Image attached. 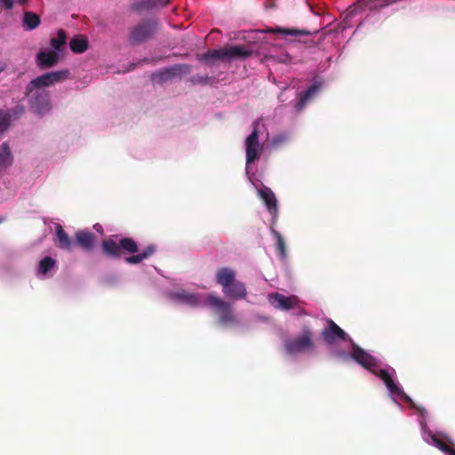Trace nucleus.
<instances>
[{"mask_svg":"<svg viewBox=\"0 0 455 455\" xmlns=\"http://www.w3.org/2000/svg\"><path fill=\"white\" fill-rule=\"evenodd\" d=\"M102 250L107 256L113 259H119L124 253L133 254L126 257L125 262L134 265L151 257L156 251V246L149 244L141 252L134 254L139 251L138 243L134 239L124 237L116 242L108 238L102 241Z\"/></svg>","mask_w":455,"mask_h":455,"instance_id":"1","label":"nucleus"},{"mask_svg":"<svg viewBox=\"0 0 455 455\" xmlns=\"http://www.w3.org/2000/svg\"><path fill=\"white\" fill-rule=\"evenodd\" d=\"M236 273L227 267L216 271V282L222 287L224 295L231 300L244 299L247 297V288L244 283L235 279Z\"/></svg>","mask_w":455,"mask_h":455,"instance_id":"2","label":"nucleus"},{"mask_svg":"<svg viewBox=\"0 0 455 455\" xmlns=\"http://www.w3.org/2000/svg\"><path fill=\"white\" fill-rule=\"evenodd\" d=\"M159 29L160 23L157 20H143L130 28L128 42L132 46L140 45L152 40Z\"/></svg>","mask_w":455,"mask_h":455,"instance_id":"3","label":"nucleus"},{"mask_svg":"<svg viewBox=\"0 0 455 455\" xmlns=\"http://www.w3.org/2000/svg\"><path fill=\"white\" fill-rule=\"evenodd\" d=\"M206 305L210 307L213 312L218 315L220 324H235L238 323L235 315L231 303L225 301L220 297L210 293L205 299Z\"/></svg>","mask_w":455,"mask_h":455,"instance_id":"4","label":"nucleus"},{"mask_svg":"<svg viewBox=\"0 0 455 455\" xmlns=\"http://www.w3.org/2000/svg\"><path fill=\"white\" fill-rule=\"evenodd\" d=\"M26 90L30 107L36 113L44 114L50 109V96L44 88H32L29 83Z\"/></svg>","mask_w":455,"mask_h":455,"instance_id":"5","label":"nucleus"},{"mask_svg":"<svg viewBox=\"0 0 455 455\" xmlns=\"http://www.w3.org/2000/svg\"><path fill=\"white\" fill-rule=\"evenodd\" d=\"M372 372L383 380L391 394L397 395L403 401L409 403L411 408L416 409L418 411H425V409L416 406L412 399L408 395H406L404 391L394 381L392 376L387 372V371L380 369L378 371H373Z\"/></svg>","mask_w":455,"mask_h":455,"instance_id":"6","label":"nucleus"},{"mask_svg":"<svg viewBox=\"0 0 455 455\" xmlns=\"http://www.w3.org/2000/svg\"><path fill=\"white\" fill-rule=\"evenodd\" d=\"M70 72L68 69L56 70L49 73H45L39 76L30 81V86L32 88L40 87L44 88L53 85L55 84L61 83L68 78Z\"/></svg>","mask_w":455,"mask_h":455,"instance_id":"7","label":"nucleus"},{"mask_svg":"<svg viewBox=\"0 0 455 455\" xmlns=\"http://www.w3.org/2000/svg\"><path fill=\"white\" fill-rule=\"evenodd\" d=\"M190 72V66L188 64H175L173 66L162 68L152 74V80L158 84H164L177 76Z\"/></svg>","mask_w":455,"mask_h":455,"instance_id":"8","label":"nucleus"},{"mask_svg":"<svg viewBox=\"0 0 455 455\" xmlns=\"http://www.w3.org/2000/svg\"><path fill=\"white\" fill-rule=\"evenodd\" d=\"M313 347L314 343L311 339V332L308 330L304 331L302 335L299 338L288 340L284 344L285 351L290 355L300 353Z\"/></svg>","mask_w":455,"mask_h":455,"instance_id":"9","label":"nucleus"},{"mask_svg":"<svg viewBox=\"0 0 455 455\" xmlns=\"http://www.w3.org/2000/svg\"><path fill=\"white\" fill-rule=\"evenodd\" d=\"M258 123H254L252 132L245 140L246 164H252L260 155L261 148L259 143Z\"/></svg>","mask_w":455,"mask_h":455,"instance_id":"10","label":"nucleus"},{"mask_svg":"<svg viewBox=\"0 0 455 455\" xmlns=\"http://www.w3.org/2000/svg\"><path fill=\"white\" fill-rule=\"evenodd\" d=\"M328 327L323 329L321 335L324 342L328 345L335 343L337 340H346L347 334L332 319H327Z\"/></svg>","mask_w":455,"mask_h":455,"instance_id":"11","label":"nucleus"},{"mask_svg":"<svg viewBox=\"0 0 455 455\" xmlns=\"http://www.w3.org/2000/svg\"><path fill=\"white\" fill-rule=\"evenodd\" d=\"M259 194L272 216L271 225L275 226L278 220V207L275 194L269 188L260 189Z\"/></svg>","mask_w":455,"mask_h":455,"instance_id":"12","label":"nucleus"},{"mask_svg":"<svg viewBox=\"0 0 455 455\" xmlns=\"http://www.w3.org/2000/svg\"><path fill=\"white\" fill-rule=\"evenodd\" d=\"M352 356L359 364L371 371H373V368L377 366L375 358L355 344L352 346Z\"/></svg>","mask_w":455,"mask_h":455,"instance_id":"13","label":"nucleus"},{"mask_svg":"<svg viewBox=\"0 0 455 455\" xmlns=\"http://www.w3.org/2000/svg\"><path fill=\"white\" fill-rule=\"evenodd\" d=\"M59 59V54L55 51H40L36 54V63L40 69H46L57 65Z\"/></svg>","mask_w":455,"mask_h":455,"instance_id":"14","label":"nucleus"},{"mask_svg":"<svg viewBox=\"0 0 455 455\" xmlns=\"http://www.w3.org/2000/svg\"><path fill=\"white\" fill-rule=\"evenodd\" d=\"M170 0H142L131 5V10L137 12H144L158 7H164Z\"/></svg>","mask_w":455,"mask_h":455,"instance_id":"15","label":"nucleus"},{"mask_svg":"<svg viewBox=\"0 0 455 455\" xmlns=\"http://www.w3.org/2000/svg\"><path fill=\"white\" fill-rule=\"evenodd\" d=\"M226 60L228 61L234 60H245L251 56L252 51L243 45H229L225 47Z\"/></svg>","mask_w":455,"mask_h":455,"instance_id":"16","label":"nucleus"},{"mask_svg":"<svg viewBox=\"0 0 455 455\" xmlns=\"http://www.w3.org/2000/svg\"><path fill=\"white\" fill-rule=\"evenodd\" d=\"M76 243L85 251H91L95 243L96 235L92 232L79 230L75 235Z\"/></svg>","mask_w":455,"mask_h":455,"instance_id":"17","label":"nucleus"},{"mask_svg":"<svg viewBox=\"0 0 455 455\" xmlns=\"http://www.w3.org/2000/svg\"><path fill=\"white\" fill-rule=\"evenodd\" d=\"M56 245L65 251H71L73 248V242L68 235L66 233L62 226L57 225L56 228Z\"/></svg>","mask_w":455,"mask_h":455,"instance_id":"18","label":"nucleus"},{"mask_svg":"<svg viewBox=\"0 0 455 455\" xmlns=\"http://www.w3.org/2000/svg\"><path fill=\"white\" fill-rule=\"evenodd\" d=\"M273 299L274 302L275 303V307L283 310H289L291 308H293L298 302L297 297H286L280 293L274 294Z\"/></svg>","mask_w":455,"mask_h":455,"instance_id":"19","label":"nucleus"},{"mask_svg":"<svg viewBox=\"0 0 455 455\" xmlns=\"http://www.w3.org/2000/svg\"><path fill=\"white\" fill-rule=\"evenodd\" d=\"M25 113V108L23 106H16L12 109L10 110L9 113L4 115H0V132L5 131L10 124V119L12 116L19 117Z\"/></svg>","mask_w":455,"mask_h":455,"instance_id":"20","label":"nucleus"},{"mask_svg":"<svg viewBox=\"0 0 455 455\" xmlns=\"http://www.w3.org/2000/svg\"><path fill=\"white\" fill-rule=\"evenodd\" d=\"M320 86L317 84H314L304 92H300L299 94V100L297 101L295 105V108L297 111H301L306 103L317 92Z\"/></svg>","mask_w":455,"mask_h":455,"instance_id":"21","label":"nucleus"},{"mask_svg":"<svg viewBox=\"0 0 455 455\" xmlns=\"http://www.w3.org/2000/svg\"><path fill=\"white\" fill-rule=\"evenodd\" d=\"M13 163V156L12 150L7 143H3L0 146V172Z\"/></svg>","mask_w":455,"mask_h":455,"instance_id":"22","label":"nucleus"},{"mask_svg":"<svg viewBox=\"0 0 455 455\" xmlns=\"http://www.w3.org/2000/svg\"><path fill=\"white\" fill-rule=\"evenodd\" d=\"M88 40L81 35L76 36L69 42L70 50L75 53H83L88 49Z\"/></svg>","mask_w":455,"mask_h":455,"instance_id":"23","label":"nucleus"},{"mask_svg":"<svg viewBox=\"0 0 455 455\" xmlns=\"http://www.w3.org/2000/svg\"><path fill=\"white\" fill-rule=\"evenodd\" d=\"M40 17L32 12H25L23 16V27L27 30H33L40 24Z\"/></svg>","mask_w":455,"mask_h":455,"instance_id":"24","label":"nucleus"},{"mask_svg":"<svg viewBox=\"0 0 455 455\" xmlns=\"http://www.w3.org/2000/svg\"><path fill=\"white\" fill-rule=\"evenodd\" d=\"M272 32L283 34L284 36H311L313 33L306 29H297V28H276L275 29H272Z\"/></svg>","mask_w":455,"mask_h":455,"instance_id":"25","label":"nucleus"},{"mask_svg":"<svg viewBox=\"0 0 455 455\" xmlns=\"http://www.w3.org/2000/svg\"><path fill=\"white\" fill-rule=\"evenodd\" d=\"M274 227L275 226L271 225L270 230L275 238V245H276V249L279 252V255L282 259H284L286 257L285 242H284V239L282 236V235L277 230H275Z\"/></svg>","mask_w":455,"mask_h":455,"instance_id":"26","label":"nucleus"},{"mask_svg":"<svg viewBox=\"0 0 455 455\" xmlns=\"http://www.w3.org/2000/svg\"><path fill=\"white\" fill-rule=\"evenodd\" d=\"M56 267V260L50 256L44 257L38 265V273L46 275Z\"/></svg>","mask_w":455,"mask_h":455,"instance_id":"27","label":"nucleus"},{"mask_svg":"<svg viewBox=\"0 0 455 455\" xmlns=\"http://www.w3.org/2000/svg\"><path fill=\"white\" fill-rule=\"evenodd\" d=\"M67 36L63 29L58 31L57 36L51 39V45L55 51H60L66 44Z\"/></svg>","mask_w":455,"mask_h":455,"instance_id":"28","label":"nucleus"},{"mask_svg":"<svg viewBox=\"0 0 455 455\" xmlns=\"http://www.w3.org/2000/svg\"><path fill=\"white\" fill-rule=\"evenodd\" d=\"M226 54L227 52H225V47L218 50H212L204 52L202 55L201 60H226Z\"/></svg>","mask_w":455,"mask_h":455,"instance_id":"29","label":"nucleus"},{"mask_svg":"<svg viewBox=\"0 0 455 455\" xmlns=\"http://www.w3.org/2000/svg\"><path fill=\"white\" fill-rule=\"evenodd\" d=\"M432 441L435 447H437L440 451H443L447 455H451L452 452H455V449L451 447L445 441L435 436L432 438Z\"/></svg>","mask_w":455,"mask_h":455,"instance_id":"30","label":"nucleus"},{"mask_svg":"<svg viewBox=\"0 0 455 455\" xmlns=\"http://www.w3.org/2000/svg\"><path fill=\"white\" fill-rule=\"evenodd\" d=\"M176 296H177V298L180 299L181 300H183L190 305H196L198 302V298L195 294L181 292V293H177Z\"/></svg>","mask_w":455,"mask_h":455,"instance_id":"31","label":"nucleus"},{"mask_svg":"<svg viewBox=\"0 0 455 455\" xmlns=\"http://www.w3.org/2000/svg\"><path fill=\"white\" fill-rule=\"evenodd\" d=\"M209 76H193L190 78V81L193 84H205L209 82Z\"/></svg>","mask_w":455,"mask_h":455,"instance_id":"32","label":"nucleus"},{"mask_svg":"<svg viewBox=\"0 0 455 455\" xmlns=\"http://www.w3.org/2000/svg\"><path fill=\"white\" fill-rule=\"evenodd\" d=\"M14 4V0H0V6L5 8L6 10L12 9Z\"/></svg>","mask_w":455,"mask_h":455,"instance_id":"33","label":"nucleus"},{"mask_svg":"<svg viewBox=\"0 0 455 455\" xmlns=\"http://www.w3.org/2000/svg\"><path fill=\"white\" fill-rule=\"evenodd\" d=\"M299 42L305 44L307 47H314L316 45V43L313 38H308L305 40H299Z\"/></svg>","mask_w":455,"mask_h":455,"instance_id":"34","label":"nucleus"},{"mask_svg":"<svg viewBox=\"0 0 455 455\" xmlns=\"http://www.w3.org/2000/svg\"><path fill=\"white\" fill-rule=\"evenodd\" d=\"M6 68V64L5 63H3V62H0V74L4 71Z\"/></svg>","mask_w":455,"mask_h":455,"instance_id":"35","label":"nucleus"},{"mask_svg":"<svg viewBox=\"0 0 455 455\" xmlns=\"http://www.w3.org/2000/svg\"><path fill=\"white\" fill-rule=\"evenodd\" d=\"M20 4H24L28 2V0H17Z\"/></svg>","mask_w":455,"mask_h":455,"instance_id":"36","label":"nucleus"},{"mask_svg":"<svg viewBox=\"0 0 455 455\" xmlns=\"http://www.w3.org/2000/svg\"><path fill=\"white\" fill-rule=\"evenodd\" d=\"M3 220H4V219L0 217V223H2Z\"/></svg>","mask_w":455,"mask_h":455,"instance_id":"37","label":"nucleus"},{"mask_svg":"<svg viewBox=\"0 0 455 455\" xmlns=\"http://www.w3.org/2000/svg\"><path fill=\"white\" fill-rule=\"evenodd\" d=\"M451 455H455V452H452Z\"/></svg>","mask_w":455,"mask_h":455,"instance_id":"38","label":"nucleus"}]
</instances>
